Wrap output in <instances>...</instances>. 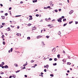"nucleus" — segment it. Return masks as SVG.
<instances>
[{
    "label": "nucleus",
    "mask_w": 78,
    "mask_h": 78,
    "mask_svg": "<svg viewBox=\"0 0 78 78\" xmlns=\"http://www.w3.org/2000/svg\"><path fill=\"white\" fill-rule=\"evenodd\" d=\"M64 16H62V18H60L59 19H57V21L58 22H60V23L62 22V21H61V20H62V19H64Z\"/></svg>",
    "instance_id": "1"
},
{
    "label": "nucleus",
    "mask_w": 78,
    "mask_h": 78,
    "mask_svg": "<svg viewBox=\"0 0 78 78\" xmlns=\"http://www.w3.org/2000/svg\"><path fill=\"white\" fill-rule=\"evenodd\" d=\"M51 20V19L50 18H49L48 19H46V21H47V22H50V20Z\"/></svg>",
    "instance_id": "2"
},
{
    "label": "nucleus",
    "mask_w": 78,
    "mask_h": 78,
    "mask_svg": "<svg viewBox=\"0 0 78 78\" xmlns=\"http://www.w3.org/2000/svg\"><path fill=\"white\" fill-rule=\"evenodd\" d=\"M73 12V10H71L70 12H69V14H72V13Z\"/></svg>",
    "instance_id": "3"
},
{
    "label": "nucleus",
    "mask_w": 78,
    "mask_h": 78,
    "mask_svg": "<svg viewBox=\"0 0 78 78\" xmlns=\"http://www.w3.org/2000/svg\"><path fill=\"white\" fill-rule=\"evenodd\" d=\"M16 35L18 36H21V34H19V33H17L16 34Z\"/></svg>",
    "instance_id": "4"
},
{
    "label": "nucleus",
    "mask_w": 78,
    "mask_h": 78,
    "mask_svg": "<svg viewBox=\"0 0 78 78\" xmlns=\"http://www.w3.org/2000/svg\"><path fill=\"white\" fill-rule=\"evenodd\" d=\"M42 37V36H38L37 37V39H39L40 37Z\"/></svg>",
    "instance_id": "5"
},
{
    "label": "nucleus",
    "mask_w": 78,
    "mask_h": 78,
    "mask_svg": "<svg viewBox=\"0 0 78 78\" xmlns=\"http://www.w3.org/2000/svg\"><path fill=\"white\" fill-rule=\"evenodd\" d=\"M14 66H15V67H18V65H17V64L16 63H15L14 64Z\"/></svg>",
    "instance_id": "6"
},
{
    "label": "nucleus",
    "mask_w": 78,
    "mask_h": 78,
    "mask_svg": "<svg viewBox=\"0 0 78 78\" xmlns=\"http://www.w3.org/2000/svg\"><path fill=\"white\" fill-rule=\"evenodd\" d=\"M4 67L5 69H7V68H8V66L7 65H5Z\"/></svg>",
    "instance_id": "7"
},
{
    "label": "nucleus",
    "mask_w": 78,
    "mask_h": 78,
    "mask_svg": "<svg viewBox=\"0 0 78 78\" xmlns=\"http://www.w3.org/2000/svg\"><path fill=\"white\" fill-rule=\"evenodd\" d=\"M7 31H10V28H9V27H8L7 28Z\"/></svg>",
    "instance_id": "8"
},
{
    "label": "nucleus",
    "mask_w": 78,
    "mask_h": 78,
    "mask_svg": "<svg viewBox=\"0 0 78 78\" xmlns=\"http://www.w3.org/2000/svg\"><path fill=\"white\" fill-rule=\"evenodd\" d=\"M58 34V35H60V34H61V32L60 31H59Z\"/></svg>",
    "instance_id": "9"
},
{
    "label": "nucleus",
    "mask_w": 78,
    "mask_h": 78,
    "mask_svg": "<svg viewBox=\"0 0 78 78\" xmlns=\"http://www.w3.org/2000/svg\"><path fill=\"white\" fill-rule=\"evenodd\" d=\"M30 16V18L29 19V20H31L32 19V16Z\"/></svg>",
    "instance_id": "10"
},
{
    "label": "nucleus",
    "mask_w": 78,
    "mask_h": 78,
    "mask_svg": "<svg viewBox=\"0 0 78 78\" xmlns=\"http://www.w3.org/2000/svg\"><path fill=\"white\" fill-rule=\"evenodd\" d=\"M12 77H13V78H16V76L14 75V74H12Z\"/></svg>",
    "instance_id": "11"
},
{
    "label": "nucleus",
    "mask_w": 78,
    "mask_h": 78,
    "mask_svg": "<svg viewBox=\"0 0 78 78\" xmlns=\"http://www.w3.org/2000/svg\"><path fill=\"white\" fill-rule=\"evenodd\" d=\"M27 65V63H25L24 65H23V66L24 67H25Z\"/></svg>",
    "instance_id": "12"
},
{
    "label": "nucleus",
    "mask_w": 78,
    "mask_h": 78,
    "mask_svg": "<svg viewBox=\"0 0 78 78\" xmlns=\"http://www.w3.org/2000/svg\"><path fill=\"white\" fill-rule=\"evenodd\" d=\"M42 44L43 45H45V44H44V41H42Z\"/></svg>",
    "instance_id": "13"
},
{
    "label": "nucleus",
    "mask_w": 78,
    "mask_h": 78,
    "mask_svg": "<svg viewBox=\"0 0 78 78\" xmlns=\"http://www.w3.org/2000/svg\"><path fill=\"white\" fill-rule=\"evenodd\" d=\"M73 23V21H72L71 22H69V24H71V23Z\"/></svg>",
    "instance_id": "14"
},
{
    "label": "nucleus",
    "mask_w": 78,
    "mask_h": 78,
    "mask_svg": "<svg viewBox=\"0 0 78 78\" xmlns=\"http://www.w3.org/2000/svg\"><path fill=\"white\" fill-rule=\"evenodd\" d=\"M46 37H47V39H48V38H49V37H50V36H46Z\"/></svg>",
    "instance_id": "15"
},
{
    "label": "nucleus",
    "mask_w": 78,
    "mask_h": 78,
    "mask_svg": "<svg viewBox=\"0 0 78 78\" xmlns=\"http://www.w3.org/2000/svg\"><path fill=\"white\" fill-rule=\"evenodd\" d=\"M30 25H31V24L29 23L27 25V26H28L29 27H30Z\"/></svg>",
    "instance_id": "16"
},
{
    "label": "nucleus",
    "mask_w": 78,
    "mask_h": 78,
    "mask_svg": "<svg viewBox=\"0 0 78 78\" xmlns=\"http://www.w3.org/2000/svg\"><path fill=\"white\" fill-rule=\"evenodd\" d=\"M48 65H46V68H47V69H48Z\"/></svg>",
    "instance_id": "17"
},
{
    "label": "nucleus",
    "mask_w": 78,
    "mask_h": 78,
    "mask_svg": "<svg viewBox=\"0 0 78 78\" xmlns=\"http://www.w3.org/2000/svg\"><path fill=\"white\" fill-rule=\"evenodd\" d=\"M2 17L3 19H5V16H2Z\"/></svg>",
    "instance_id": "18"
},
{
    "label": "nucleus",
    "mask_w": 78,
    "mask_h": 78,
    "mask_svg": "<svg viewBox=\"0 0 78 78\" xmlns=\"http://www.w3.org/2000/svg\"><path fill=\"white\" fill-rule=\"evenodd\" d=\"M27 39L28 40H30V37H28Z\"/></svg>",
    "instance_id": "19"
},
{
    "label": "nucleus",
    "mask_w": 78,
    "mask_h": 78,
    "mask_svg": "<svg viewBox=\"0 0 78 78\" xmlns=\"http://www.w3.org/2000/svg\"><path fill=\"white\" fill-rule=\"evenodd\" d=\"M66 20V19H64L63 20V22H65Z\"/></svg>",
    "instance_id": "20"
},
{
    "label": "nucleus",
    "mask_w": 78,
    "mask_h": 78,
    "mask_svg": "<svg viewBox=\"0 0 78 78\" xmlns=\"http://www.w3.org/2000/svg\"><path fill=\"white\" fill-rule=\"evenodd\" d=\"M21 16V15H18V16H15V17H20Z\"/></svg>",
    "instance_id": "21"
},
{
    "label": "nucleus",
    "mask_w": 78,
    "mask_h": 78,
    "mask_svg": "<svg viewBox=\"0 0 78 78\" xmlns=\"http://www.w3.org/2000/svg\"><path fill=\"white\" fill-rule=\"evenodd\" d=\"M66 25H67V23H65L63 25V27L66 26Z\"/></svg>",
    "instance_id": "22"
},
{
    "label": "nucleus",
    "mask_w": 78,
    "mask_h": 78,
    "mask_svg": "<svg viewBox=\"0 0 78 78\" xmlns=\"http://www.w3.org/2000/svg\"><path fill=\"white\" fill-rule=\"evenodd\" d=\"M54 61H57V58H54Z\"/></svg>",
    "instance_id": "23"
},
{
    "label": "nucleus",
    "mask_w": 78,
    "mask_h": 78,
    "mask_svg": "<svg viewBox=\"0 0 78 78\" xmlns=\"http://www.w3.org/2000/svg\"><path fill=\"white\" fill-rule=\"evenodd\" d=\"M44 9H47V7H44Z\"/></svg>",
    "instance_id": "24"
},
{
    "label": "nucleus",
    "mask_w": 78,
    "mask_h": 78,
    "mask_svg": "<svg viewBox=\"0 0 78 78\" xmlns=\"http://www.w3.org/2000/svg\"><path fill=\"white\" fill-rule=\"evenodd\" d=\"M36 27H34V30H36Z\"/></svg>",
    "instance_id": "25"
},
{
    "label": "nucleus",
    "mask_w": 78,
    "mask_h": 78,
    "mask_svg": "<svg viewBox=\"0 0 78 78\" xmlns=\"http://www.w3.org/2000/svg\"><path fill=\"white\" fill-rule=\"evenodd\" d=\"M68 59H70V56H68Z\"/></svg>",
    "instance_id": "26"
},
{
    "label": "nucleus",
    "mask_w": 78,
    "mask_h": 78,
    "mask_svg": "<svg viewBox=\"0 0 78 78\" xmlns=\"http://www.w3.org/2000/svg\"><path fill=\"white\" fill-rule=\"evenodd\" d=\"M57 64H56V63H55L54 64H53V65H54V66H56V65Z\"/></svg>",
    "instance_id": "27"
},
{
    "label": "nucleus",
    "mask_w": 78,
    "mask_h": 78,
    "mask_svg": "<svg viewBox=\"0 0 78 78\" xmlns=\"http://www.w3.org/2000/svg\"><path fill=\"white\" fill-rule=\"evenodd\" d=\"M51 25H51V24H49V25H48V27H50L51 26Z\"/></svg>",
    "instance_id": "28"
},
{
    "label": "nucleus",
    "mask_w": 78,
    "mask_h": 78,
    "mask_svg": "<svg viewBox=\"0 0 78 78\" xmlns=\"http://www.w3.org/2000/svg\"><path fill=\"white\" fill-rule=\"evenodd\" d=\"M47 7V9H48V8H50V6H48Z\"/></svg>",
    "instance_id": "29"
},
{
    "label": "nucleus",
    "mask_w": 78,
    "mask_h": 78,
    "mask_svg": "<svg viewBox=\"0 0 78 78\" xmlns=\"http://www.w3.org/2000/svg\"><path fill=\"white\" fill-rule=\"evenodd\" d=\"M55 12H58V10H55Z\"/></svg>",
    "instance_id": "30"
},
{
    "label": "nucleus",
    "mask_w": 78,
    "mask_h": 78,
    "mask_svg": "<svg viewBox=\"0 0 78 78\" xmlns=\"http://www.w3.org/2000/svg\"><path fill=\"white\" fill-rule=\"evenodd\" d=\"M60 57V55H57V57H58V58H59V57Z\"/></svg>",
    "instance_id": "31"
},
{
    "label": "nucleus",
    "mask_w": 78,
    "mask_h": 78,
    "mask_svg": "<svg viewBox=\"0 0 78 78\" xmlns=\"http://www.w3.org/2000/svg\"><path fill=\"white\" fill-rule=\"evenodd\" d=\"M3 45H5V41H3Z\"/></svg>",
    "instance_id": "32"
},
{
    "label": "nucleus",
    "mask_w": 78,
    "mask_h": 78,
    "mask_svg": "<svg viewBox=\"0 0 78 78\" xmlns=\"http://www.w3.org/2000/svg\"><path fill=\"white\" fill-rule=\"evenodd\" d=\"M10 50H11V52H12V48H11V49H10Z\"/></svg>",
    "instance_id": "33"
},
{
    "label": "nucleus",
    "mask_w": 78,
    "mask_h": 78,
    "mask_svg": "<svg viewBox=\"0 0 78 78\" xmlns=\"http://www.w3.org/2000/svg\"><path fill=\"white\" fill-rule=\"evenodd\" d=\"M50 75L51 76H53V74H50Z\"/></svg>",
    "instance_id": "34"
},
{
    "label": "nucleus",
    "mask_w": 78,
    "mask_h": 78,
    "mask_svg": "<svg viewBox=\"0 0 78 78\" xmlns=\"http://www.w3.org/2000/svg\"><path fill=\"white\" fill-rule=\"evenodd\" d=\"M20 72V70H18L16 71V73H17V72Z\"/></svg>",
    "instance_id": "35"
},
{
    "label": "nucleus",
    "mask_w": 78,
    "mask_h": 78,
    "mask_svg": "<svg viewBox=\"0 0 78 78\" xmlns=\"http://www.w3.org/2000/svg\"><path fill=\"white\" fill-rule=\"evenodd\" d=\"M49 61H52V58H50L49 59Z\"/></svg>",
    "instance_id": "36"
},
{
    "label": "nucleus",
    "mask_w": 78,
    "mask_h": 78,
    "mask_svg": "<svg viewBox=\"0 0 78 78\" xmlns=\"http://www.w3.org/2000/svg\"><path fill=\"white\" fill-rule=\"evenodd\" d=\"M11 27H12V28H14V26L11 25Z\"/></svg>",
    "instance_id": "37"
},
{
    "label": "nucleus",
    "mask_w": 78,
    "mask_h": 78,
    "mask_svg": "<svg viewBox=\"0 0 78 78\" xmlns=\"http://www.w3.org/2000/svg\"><path fill=\"white\" fill-rule=\"evenodd\" d=\"M34 61L33 60H32L31 61V62L32 63V62H34Z\"/></svg>",
    "instance_id": "38"
},
{
    "label": "nucleus",
    "mask_w": 78,
    "mask_h": 78,
    "mask_svg": "<svg viewBox=\"0 0 78 78\" xmlns=\"http://www.w3.org/2000/svg\"><path fill=\"white\" fill-rule=\"evenodd\" d=\"M78 22L76 21V22H75V24H78Z\"/></svg>",
    "instance_id": "39"
},
{
    "label": "nucleus",
    "mask_w": 78,
    "mask_h": 78,
    "mask_svg": "<svg viewBox=\"0 0 78 78\" xmlns=\"http://www.w3.org/2000/svg\"><path fill=\"white\" fill-rule=\"evenodd\" d=\"M3 66V65L0 64V67H2V66Z\"/></svg>",
    "instance_id": "40"
},
{
    "label": "nucleus",
    "mask_w": 78,
    "mask_h": 78,
    "mask_svg": "<svg viewBox=\"0 0 78 78\" xmlns=\"http://www.w3.org/2000/svg\"><path fill=\"white\" fill-rule=\"evenodd\" d=\"M36 16L37 17H38L39 16V15L38 14H36Z\"/></svg>",
    "instance_id": "41"
},
{
    "label": "nucleus",
    "mask_w": 78,
    "mask_h": 78,
    "mask_svg": "<svg viewBox=\"0 0 78 78\" xmlns=\"http://www.w3.org/2000/svg\"><path fill=\"white\" fill-rule=\"evenodd\" d=\"M5 16H8V13H5Z\"/></svg>",
    "instance_id": "42"
},
{
    "label": "nucleus",
    "mask_w": 78,
    "mask_h": 78,
    "mask_svg": "<svg viewBox=\"0 0 78 78\" xmlns=\"http://www.w3.org/2000/svg\"><path fill=\"white\" fill-rule=\"evenodd\" d=\"M2 25H5V23H2Z\"/></svg>",
    "instance_id": "43"
},
{
    "label": "nucleus",
    "mask_w": 78,
    "mask_h": 78,
    "mask_svg": "<svg viewBox=\"0 0 78 78\" xmlns=\"http://www.w3.org/2000/svg\"><path fill=\"white\" fill-rule=\"evenodd\" d=\"M44 72H47V69H44Z\"/></svg>",
    "instance_id": "44"
},
{
    "label": "nucleus",
    "mask_w": 78,
    "mask_h": 78,
    "mask_svg": "<svg viewBox=\"0 0 78 78\" xmlns=\"http://www.w3.org/2000/svg\"><path fill=\"white\" fill-rule=\"evenodd\" d=\"M2 64H3V65H4V64H5V63L4 62H2Z\"/></svg>",
    "instance_id": "45"
},
{
    "label": "nucleus",
    "mask_w": 78,
    "mask_h": 78,
    "mask_svg": "<svg viewBox=\"0 0 78 78\" xmlns=\"http://www.w3.org/2000/svg\"><path fill=\"white\" fill-rule=\"evenodd\" d=\"M11 9H12L11 7H10V8H9V10H11Z\"/></svg>",
    "instance_id": "46"
},
{
    "label": "nucleus",
    "mask_w": 78,
    "mask_h": 78,
    "mask_svg": "<svg viewBox=\"0 0 78 78\" xmlns=\"http://www.w3.org/2000/svg\"><path fill=\"white\" fill-rule=\"evenodd\" d=\"M40 22H43V20H42V19L41 20Z\"/></svg>",
    "instance_id": "47"
},
{
    "label": "nucleus",
    "mask_w": 78,
    "mask_h": 78,
    "mask_svg": "<svg viewBox=\"0 0 78 78\" xmlns=\"http://www.w3.org/2000/svg\"><path fill=\"white\" fill-rule=\"evenodd\" d=\"M0 6H1L2 7L3 6V5H2V4H0Z\"/></svg>",
    "instance_id": "48"
},
{
    "label": "nucleus",
    "mask_w": 78,
    "mask_h": 78,
    "mask_svg": "<svg viewBox=\"0 0 78 78\" xmlns=\"http://www.w3.org/2000/svg\"><path fill=\"white\" fill-rule=\"evenodd\" d=\"M24 76H25V77L26 78H27V75H25Z\"/></svg>",
    "instance_id": "49"
},
{
    "label": "nucleus",
    "mask_w": 78,
    "mask_h": 78,
    "mask_svg": "<svg viewBox=\"0 0 78 78\" xmlns=\"http://www.w3.org/2000/svg\"><path fill=\"white\" fill-rule=\"evenodd\" d=\"M53 2H50V5H51V4H52V3Z\"/></svg>",
    "instance_id": "50"
},
{
    "label": "nucleus",
    "mask_w": 78,
    "mask_h": 78,
    "mask_svg": "<svg viewBox=\"0 0 78 78\" xmlns=\"http://www.w3.org/2000/svg\"><path fill=\"white\" fill-rule=\"evenodd\" d=\"M67 72L68 73H69V72H70V71H69V70H68L67 71Z\"/></svg>",
    "instance_id": "51"
},
{
    "label": "nucleus",
    "mask_w": 78,
    "mask_h": 78,
    "mask_svg": "<svg viewBox=\"0 0 78 78\" xmlns=\"http://www.w3.org/2000/svg\"><path fill=\"white\" fill-rule=\"evenodd\" d=\"M63 53H66V52H65V51H63Z\"/></svg>",
    "instance_id": "52"
},
{
    "label": "nucleus",
    "mask_w": 78,
    "mask_h": 78,
    "mask_svg": "<svg viewBox=\"0 0 78 78\" xmlns=\"http://www.w3.org/2000/svg\"><path fill=\"white\" fill-rule=\"evenodd\" d=\"M59 11H61V9H58Z\"/></svg>",
    "instance_id": "53"
},
{
    "label": "nucleus",
    "mask_w": 78,
    "mask_h": 78,
    "mask_svg": "<svg viewBox=\"0 0 78 78\" xmlns=\"http://www.w3.org/2000/svg\"><path fill=\"white\" fill-rule=\"evenodd\" d=\"M12 76H9V78H12Z\"/></svg>",
    "instance_id": "54"
},
{
    "label": "nucleus",
    "mask_w": 78,
    "mask_h": 78,
    "mask_svg": "<svg viewBox=\"0 0 78 78\" xmlns=\"http://www.w3.org/2000/svg\"><path fill=\"white\" fill-rule=\"evenodd\" d=\"M1 74H4V73H3V72H2V73H1Z\"/></svg>",
    "instance_id": "55"
},
{
    "label": "nucleus",
    "mask_w": 78,
    "mask_h": 78,
    "mask_svg": "<svg viewBox=\"0 0 78 78\" xmlns=\"http://www.w3.org/2000/svg\"><path fill=\"white\" fill-rule=\"evenodd\" d=\"M2 69H3V68H4V67H5V66H2Z\"/></svg>",
    "instance_id": "56"
},
{
    "label": "nucleus",
    "mask_w": 78,
    "mask_h": 78,
    "mask_svg": "<svg viewBox=\"0 0 78 78\" xmlns=\"http://www.w3.org/2000/svg\"><path fill=\"white\" fill-rule=\"evenodd\" d=\"M19 28H20L19 26H18L17 27V28L18 29H19Z\"/></svg>",
    "instance_id": "57"
},
{
    "label": "nucleus",
    "mask_w": 78,
    "mask_h": 78,
    "mask_svg": "<svg viewBox=\"0 0 78 78\" xmlns=\"http://www.w3.org/2000/svg\"><path fill=\"white\" fill-rule=\"evenodd\" d=\"M51 5L52 6H53V4H51Z\"/></svg>",
    "instance_id": "58"
},
{
    "label": "nucleus",
    "mask_w": 78,
    "mask_h": 78,
    "mask_svg": "<svg viewBox=\"0 0 78 78\" xmlns=\"http://www.w3.org/2000/svg\"><path fill=\"white\" fill-rule=\"evenodd\" d=\"M11 52V51H10V50H9V53H10Z\"/></svg>",
    "instance_id": "59"
},
{
    "label": "nucleus",
    "mask_w": 78,
    "mask_h": 78,
    "mask_svg": "<svg viewBox=\"0 0 78 78\" xmlns=\"http://www.w3.org/2000/svg\"><path fill=\"white\" fill-rule=\"evenodd\" d=\"M69 62H68L67 63V65H69Z\"/></svg>",
    "instance_id": "60"
},
{
    "label": "nucleus",
    "mask_w": 78,
    "mask_h": 78,
    "mask_svg": "<svg viewBox=\"0 0 78 78\" xmlns=\"http://www.w3.org/2000/svg\"><path fill=\"white\" fill-rule=\"evenodd\" d=\"M35 2H37V0H35Z\"/></svg>",
    "instance_id": "61"
},
{
    "label": "nucleus",
    "mask_w": 78,
    "mask_h": 78,
    "mask_svg": "<svg viewBox=\"0 0 78 78\" xmlns=\"http://www.w3.org/2000/svg\"><path fill=\"white\" fill-rule=\"evenodd\" d=\"M20 3H23V2H20Z\"/></svg>",
    "instance_id": "62"
},
{
    "label": "nucleus",
    "mask_w": 78,
    "mask_h": 78,
    "mask_svg": "<svg viewBox=\"0 0 78 78\" xmlns=\"http://www.w3.org/2000/svg\"><path fill=\"white\" fill-rule=\"evenodd\" d=\"M1 12H2V13H3V11H1Z\"/></svg>",
    "instance_id": "63"
},
{
    "label": "nucleus",
    "mask_w": 78,
    "mask_h": 78,
    "mask_svg": "<svg viewBox=\"0 0 78 78\" xmlns=\"http://www.w3.org/2000/svg\"><path fill=\"white\" fill-rule=\"evenodd\" d=\"M41 75H43V74H44V73H41Z\"/></svg>",
    "instance_id": "64"
}]
</instances>
